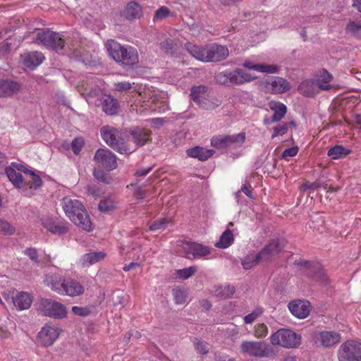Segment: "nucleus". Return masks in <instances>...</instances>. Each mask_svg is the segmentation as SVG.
I'll return each mask as SVG.
<instances>
[{"label":"nucleus","instance_id":"f257e3e1","mask_svg":"<svg viewBox=\"0 0 361 361\" xmlns=\"http://www.w3.org/2000/svg\"><path fill=\"white\" fill-rule=\"evenodd\" d=\"M61 204L66 216L74 224L88 232L92 230L90 216L80 201L70 197H65L62 199Z\"/></svg>","mask_w":361,"mask_h":361},{"label":"nucleus","instance_id":"f03ea898","mask_svg":"<svg viewBox=\"0 0 361 361\" xmlns=\"http://www.w3.org/2000/svg\"><path fill=\"white\" fill-rule=\"evenodd\" d=\"M187 51L196 59L203 62H219L226 59L229 55L226 46L210 44L197 46L191 42L185 44Z\"/></svg>","mask_w":361,"mask_h":361},{"label":"nucleus","instance_id":"7ed1b4c3","mask_svg":"<svg viewBox=\"0 0 361 361\" xmlns=\"http://www.w3.org/2000/svg\"><path fill=\"white\" fill-rule=\"evenodd\" d=\"M100 135L106 145L121 154H131L135 150L129 145L127 135L117 128L104 126L100 129Z\"/></svg>","mask_w":361,"mask_h":361},{"label":"nucleus","instance_id":"20e7f679","mask_svg":"<svg viewBox=\"0 0 361 361\" xmlns=\"http://www.w3.org/2000/svg\"><path fill=\"white\" fill-rule=\"evenodd\" d=\"M47 285L59 294L75 297L84 293V287L73 279H63L58 274L47 275L44 279Z\"/></svg>","mask_w":361,"mask_h":361},{"label":"nucleus","instance_id":"39448f33","mask_svg":"<svg viewBox=\"0 0 361 361\" xmlns=\"http://www.w3.org/2000/svg\"><path fill=\"white\" fill-rule=\"evenodd\" d=\"M105 47L109 56L123 66H132L138 62L137 51L131 46H122L115 40L109 39Z\"/></svg>","mask_w":361,"mask_h":361},{"label":"nucleus","instance_id":"423d86ee","mask_svg":"<svg viewBox=\"0 0 361 361\" xmlns=\"http://www.w3.org/2000/svg\"><path fill=\"white\" fill-rule=\"evenodd\" d=\"M30 172V178H23L20 172L16 171L11 166L6 169V174L13 185L25 192V195L32 194L29 190H37L42 183V180L39 175L35 174L32 171Z\"/></svg>","mask_w":361,"mask_h":361},{"label":"nucleus","instance_id":"0eeeda50","mask_svg":"<svg viewBox=\"0 0 361 361\" xmlns=\"http://www.w3.org/2000/svg\"><path fill=\"white\" fill-rule=\"evenodd\" d=\"M32 42L56 51L65 49L67 44L62 34L49 30L38 31L32 37Z\"/></svg>","mask_w":361,"mask_h":361},{"label":"nucleus","instance_id":"6e6552de","mask_svg":"<svg viewBox=\"0 0 361 361\" xmlns=\"http://www.w3.org/2000/svg\"><path fill=\"white\" fill-rule=\"evenodd\" d=\"M240 352L246 357L254 358L271 357L274 355V349L264 341H243Z\"/></svg>","mask_w":361,"mask_h":361},{"label":"nucleus","instance_id":"1a4fd4ad","mask_svg":"<svg viewBox=\"0 0 361 361\" xmlns=\"http://www.w3.org/2000/svg\"><path fill=\"white\" fill-rule=\"evenodd\" d=\"M254 79L255 78L250 73L239 68L233 70L226 69L219 72L215 76L217 83L226 86L240 85Z\"/></svg>","mask_w":361,"mask_h":361},{"label":"nucleus","instance_id":"9d476101","mask_svg":"<svg viewBox=\"0 0 361 361\" xmlns=\"http://www.w3.org/2000/svg\"><path fill=\"white\" fill-rule=\"evenodd\" d=\"M270 342L274 345L293 348L300 345L301 336L291 329L282 328L271 335Z\"/></svg>","mask_w":361,"mask_h":361},{"label":"nucleus","instance_id":"9b49d317","mask_svg":"<svg viewBox=\"0 0 361 361\" xmlns=\"http://www.w3.org/2000/svg\"><path fill=\"white\" fill-rule=\"evenodd\" d=\"M38 310L42 315L54 319H63L67 314L65 305L51 299H42Z\"/></svg>","mask_w":361,"mask_h":361},{"label":"nucleus","instance_id":"f8f14e48","mask_svg":"<svg viewBox=\"0 0 361 361\" xmlns=\"http://www.w3.org/2000/svg\"><path fill=\"white\" fill-rule=\"evenodd\" d=\"M339 361H361V343L348 341L341 345L338 350Z\"/></svg>","mask_w":361,"mask_h":361},{"label":"nucleus","instance_id":"ddd939ff","mask_svg":"<svg viewBox=\"0 0 361 361\" xmlns=\"http://www.w3.org/2000/svg\"><path fill=\"white\" fill-rule=\"evenodd\" d=\"M42 224L47 231L56 235H63L70 229V224L67 221L56 217H44Z\"/></svg>","mask_w":361,"mask_h":361},{"label":"nucleus","instance_id":"4468645a","mask_svg":"<svg viewBox=\"0 0 361 361\" xmlns=\"http://www.w3.org/2000/svg\"><path fill=\"white\" fill-rule=\"evenodd\" d=\"M94 160L107 171H113L118 166L116 154L106 148L98 149L94 154Z\"/></svg>","mask_w":361,"mask_h":361},{"label":"nucleus","instance_id":"2eb2a0df","mask_svg":"<svg viewBox=\"0 0 361 361\" xmlns=\"http://www.w3.org/2000/svg\"><path fill=\"white\" fill-rule=\"evenodd\" d=\"M245 140L244 133L233 135H218L211 139V145L216 149H225L233 144L242 145Z\"/></svg>","mask_w":361,"mask_h":361},{"label":"nucleus","instance_id":"dca6fc26","mask_svg":"<svg viewBox=\"0 0 361 361\" xmlns=\"http://www.w3.org/2000/svg\"><path fill=\"white\" fill-rule=\"evenodd\" d=\"M184 256L188 259H195L205 257L210 254V248L195 242H186L183 246Z\"/></svg>","mask_w":361,"mask_h":361},{"label":"nucleus","instance_id":"f3484780","mask_svg":"<svg viewBox=\"0 0 361 361\" xmlns=\"http://www.w3.org/2000/svg\"><path fill=\"white\" fill-rule=\"evenodd\" d=\"M301 272L310 278L326 282L327 277L317 263L302 260L299 262Z\"/></svg>","mask_w":361,"mask_h":361},{"label":"nucleus","instance_id":"a211bd4d","mask_svg":"<svg viewBox=\"0 0 361 361\" xmlns=\"http://www.w3.org/2000/svg\"><path fill=\"white\" fill-rule=\"evenodd\" d=\"M284 246L283 240L279 238L273 239L258 253V258L262 259L263 262H269L281 252Z\"/></svg>","mask_w":361,"mask_h":361},{"label":"nucleus","instance_id":"6ab92c4d","mask_svg":"<svg viewBox=\"0 0 361 361\" xmlns=\"http://www.w3.org/2000/svg\"><path fill=\"white\" fill-rule=\"evenodd\" d=\"M60 334V329L56 326L46 324L38 334L40 343L44 346L54 344Z\"/></svg>","mask_w":361,"mask_h":361},{"label":"nucleus","instance_id":"aec40b11","mask_svg":"<svg viewBox=\"0 0 361 361\" xmlns=\"http://www.w3.org/2000/svg\"><path fill=\"white\" fill-rule=\"evenodd\" d=\"M288 307L291 314L298 319L306 318L310 312V304L307 300H295L290 301Z\"/></svg>","mask_w":361,"mask_h":361},{"label":"nucleus","instance_id":"412c9836","mask_svg":"<svg viewBox=\"0 0 361 361\" xmlns=\"http://www.w3.org/2000/svg\"><path fill=\"white\" fill-rule=\"evenodd\" d=\"M315 343L324 347H330L341 340L339 334L333 331H322L315 334Z\"/></svg>","mask_w":361,"mask_h":361},{"label":"nucleus","instance_id":"4be33fe9","mask_svg":"<svg viewBox=\"0 0 361 361\" xmlns=\"http://www.w3.org/2000/svg\"><path fill=\"white\" fill-rule=\"evenodd\" d=\"M21 88V85L15 80L0 79V98L11 97L17 94Z\"/></svg>","mask_w":361,"mask_h":361},{"label":"nucleus","instance_id":"5701e85b","mask_svg":"<svg viewBox=\"0 0 361 361\" xmlns=\"http://www.w3.org/2000/svg\"><path fill=\"white\" fill-rule=\"evenodd\" d=\"M130 134L136 144L135 149L137 147L144 146L149 140L151 135V131L142 128H134L130 129Z\"/></svg>","mask_w":361,"mask_h":361},{"label":"nucleus","instance_id":"b1692460","mask_svg":"<svg viewBox=\"0 0 361 361\" xmlns=\"http://www.w3.org/2000/svg\"><path fill=\"white\" fill-rule=\"evenodd\" d=\"M23 64L30 69H34L44 61L45 57L42 52L31 51L21 55Z\"/></svg>","mask_w":361,"mask_h":361},{"label":"nucleus","instance_id":"393cba45","mask_svg":"<svg viewBox=\"0 0 361 361\" xmlns=\"http://www.w3.org/2000/svg\"><path fill=\"white\" fill-rule=\"evenodd\" d=\"M320 90L316 80H306L302 81L298 87L300 94L305 97H312Z\"/></svg>","mask_w":361,"mask_h":361},{"label":"nucleus","instance_id":"a878e982","mask_svg":"<svg viewBox=\"0 0 361 361\" xmlns=\"http://www.w3.org/2000/svg\"><path fill=\"white\" fill-rule=\"evenodd\" d=\"M186 153L190 157L196 158L200 161H206L214 154V151L213 149H207L202 147L196 146L188 149Z\"/></svg>","mask_w":361,"mask_h":361},{"label":"nucleus","instance_id":"bb28decb","mask_svg":"<svg viewBox=\"0 0 361 361\" xmlns=\"http://www.w3.org/2000/svg\"><path fill=\"white\" fill-rule=\"evenodd\" d=\"M243 66L248 70H253L259 73H276L279 71L278 66L273 64H255L250 61H245Z\"/></svg>","mask_w":361,"mask_h":361},{"label":"nucleus","instance_id":"cd10ccee","mask_svg":"<svg viewBox=\"0 0 361 361\" xmlns=\"http://www.w3.org/2000/svg\"><path fill=\"white\" fill-rule=\"evenodd\" d=\"M207 87L204 85L192 87L190 90L192 99L203 108H205L204 100L207 95Z\"/></svg>","mask_w":361,"mask_h":361},{"label":"nucleus","instance_id":"c85d7f7f","mask_svg":"<svg viewBox=\"0 0 361 361\" xmlns=\"http://www.w3.org/2000/svg\"><path fill=\"white\" fill-rule=\"evenodd\" d=\"M32 302L30 294L26 292L18 293L13 299V304L20 310L28 309Z\"/></svg>","mask_w":361,"mask_h":361},{"label":"nucleus","instance_id":"c756f323","mask_svg":"<svg viewBox=\"0 0 361 361\" xmlns=\"http://www.w3.org/2000/svg\"><path fill=\"white\" fill-rule=\"evenodd\" d=\"M270 89L273 93L281 94L290 89V82L280 77H276L269 83Z\"/></svg>","mask_w":361,"mask_h":361},{"label":"nucleus","instance_id":"7c9ffc66","mask_svg":"<svg viewBox=\"0 0 361 361\" xmlns=\"http://www.w3.org/2000/svg\"><path fill=\"white\" fill-rule=\"evenodd\" d=\"M269 106L274 111V114L271 116V122L280 121L286 114V106L281 102H271Z\"/></svg>","mask_w":361,"mask_h":361},{"label":"nucleus","instance_id":"2f4dec72","mask_svg":"<svg viewBox=\"0 0 361 361\" xmlns=\"http://www.w3.org/2000/svg\"><path fill=\"white\" fill-rule=\"evenodd\" d=\"M125 14L126 18L129 19L139 18L142 14L141 7L136 2L130 1L126 7Z\"/></svg>","mask_w":361,"mask_h":361},{"label":"nucleus","instance_id":"473e14b6","mask_svg":"<svg viewBox=\"0 0 361 361\" xmlns=\"http://www.w3.org/2000/svg\"><path fill=\"white\" fill-rule=\"evenodd\" d=\"M350 153V150L342 145H335L330 148L327 152V155L333 159H338L343 158Z\"/></svg>","mask_w":361,"mask_h":361},{"label":"nucleus","instance_id":"72a5a7b5","mask_svg":"<svg viewBox=\"0 0 361 361\" xmlns=\"http://www.w3.org/2000/svg\"><path fill=\"white\" fill-rule=\"evenodd\" d=\"M105 256L106 254L104 252H94L85 254L82 257V264L84 265L93 264L103 259Z\"/></svg>","mask_w":361,"mask_h":361},{"label":"nucleus","instance_id":"f704fd0d","mask_svg":"<svg viewBox=\"0 0 361 361\" xmlns=\"http://www.w3.org/2000/svg\"><path fill=\"white\" fill-rule=\"evenodd\" d=\"M233 242V235L231 230L225 231L220 237L218 242L215 243V246L219 248H227Z\"/></svg>","mask_w":361,"mask_h":361},{"label":"nucleus","instance_id":"c9c22d12","mask_svg":"<svg viewBox=\"0 0 361 361\" xmlns=\"http://www.w3.org/2000/svg\"><path fill=\"white\" fill-rule=\"evenodd\" d=\"M102 104V109L107 115H114L117 113L118 104L116 99L109 97L104 99Z\"/></svg>","mask_w":361,"mask_h":361},{"label":"nucleus","instance_id":"e433bc0d","mask_svg":"<svg viewBox=\"0 0 361 361\" xmlns=\"http://www.w3.org/2000/svg\"><path fill=\"white\" fill-rule=\"evenodd\" d=\"M331 80V75L326 70H324L322 74L317 80H316V81L320 90H329L331 88V85H330Z\"/></svg>","mask_w":361,"mask_h":361},{"label":"nucleus","instance_id":"4c0bfd02","mask_svg":"<svg viewBox=\"0 0 361 361\" xmlns=\"http://www.w3.org/2000/svg\"><path fill=\"white\" fill-rule=\"evenodd\" d=\"M175 302L178 305L183 304L188 298V293L184 288L176 287L172 290Z\"/></svg>","mask_w":361,"mask_h":361},{"label":"nucleus","instance_id":"58836bf2","mask_svg":"<svg viewBox=\"0 0 361 361\" xmlns=\"http://www.w3.org/2000/svg\"><path fill=\"white\" fill-rule=\"evenodd\" d=\"M116 207V202L113 197H108L101 201L99 203V209L102 212H109Z\"/></svg>","mask_w":361,"mask_h":361},{"label":"nucleus","instance_id":"ea45409f","mask_svg":"<svg viewBox=\"0 0 361 361\" xmlns=\"http://www.w3.org/2000/svg\"><path fill=\"white\" fill-rule=\"evenodd\" d=\"M261 262L263 261L258 258V253L257 255L250 254L243 259L241 264L245 269H250Z\"/></svg>","mask_w":361,"mask_h":361},{"label":"nucleus","instance_id":"a19ab883","mask_svg":"<svg viewBox=\"0 0 361 361\" xmlns=\"http://www.w3.org/2000/svg\"><path fill=\"white\" fill-rule=\"evenodd\" d=\"M235 293V288L233 286L224 285L216 288L214 293L216 296L230 298Z\"/></svg>","mask_w":361,"mask_h":361},{"label":"nucleus","instance_id":"79ce46f5","mask_svg":"<svg viewBox=\"0 0 361 361\" xmlns=\"http://www.w3.org/2000/svg\"><path fill=\"white\" fill-rule=\"evenodd\" d=\"M170 220L166 218H162L154 221L149 226L151 231H163L169 224Z\"/></svg>","mask_w":361,"mask_h":361},{"label":"nucleus","instance_id":"37998d69","mask_svg":"<svg viewBox=\"0 0 361 361\" xmlns=\"http://www.w3.org/2000/svg\"><path fill=\"white\" fill-rule=\"evenodd\" d=\"M16 231L15 228L7 221L0 219V233L11 235Z\"/></svg>","mask_w":361,"mask_h":361},{"label":"nucleus","instance_id":"c03bdc74","mask_svg":"<svg viewBox=\"0 0 361 361\" xmlns=\"http://www.w3.org/2000/svg\"><path fill=\"white\" fill-rule=\"evenodd\" d=\"M193 343L195 350L199 354L205 355L209 353V346L207 343L202 341L200 339L195 338Z\"/></svg>","mask_w":361,"mask_h":361},{"label":"nucleus","instance_id":"a18cd8bd","mask_svg":"<svg viewBox=\"0 0 361 361\" xmlns=\"http://www.w3.org/2000/svg\"><path fill=\"white\" fill-rule=\"evenodd\" d=\"M197 271L196 267H190L177 271V277L185 280L195 274Z\"/></svg>","mask_w":361,"mask_h":361},{"label":"nucleus","instance_id":"49530a36","mask_svg":"<svg viewBox=\"0 0 361 361\" xmlns=\"http://www.w3.org/2000/svg\"><path fill=\"white\" fill-rule=\"evenodd\" d=\"M268 332V328L264 324H257L254 327V335L257 338H264Z\"/></svg>","mask_w":361,"mask_h":361},{"label":"nucleus","instance_id":"de8ad7c7","mask_svg":"<svg viewBox=\"0 0 361 361\" xmlns=\"http://www.w3.org/2000/svg\"><path fill=\"white\" fill-rule=\"evenodd\" d=\"M347 30L356 37L361 38V24L357 22H350L347 25Z\"/></svg>","mask_w":361,"mask_h":361},{"label":"nucleus","instance_id":"09e8293b","mask_svg":"<svg viewBox=\"0 0 361 361\" xmlns=\"http://www.w3.org/2000/svg\"><path fill=\"white\" fill-rule=\"evenodd\" d=\"M262 308L257 307L251 313L244 317V322L245 324H252L262 314Z\"/></svg>","mask_w":361,"mask_h":361},{"label":"nucleus","instance_id":"8fccbe9b","mask_svg":"<svg viewBox=\"0 0 361 361\" xmlns=\"http://www.w3.org/2000/svg\"><path fill=\"white\" fill-rule=\"evenodd\" d=\"M288 129V124L286 123H283L281 124L278 125L277 126L273 128V133L271 135V138L274 139L278 136H282L286 134Z\"/></svg>","mask_w":361,"mask_h":361},{"label":"nucleus","instance_id":"3c124183","mask_svg":"<svg viewBox=\"0 0 361 361\" xmlns=\"http://www.w3.org/2000/svg\"><path fill=\"white\" fill-rule=\"evenodd\" d=\"M94 176L95 178L102 183L106 184H110L112 182V178L109 174L103 172L102 171H94Z\"/></svg>","mask_w":361,"mask_h":361},{"label":"nucleus","instance_id":"603ef678","mask_svg":"<svg viewBox=\"0 0 361 361\" xmlns=\"http://www.w3.org/2000/svg\"><path fill=\"white\" fill-rule=\"evenodd\" d=\"M170 13V10L166 6H161L155 11L153 20H158L167 18L168 16H169Z\"/></svg>","mask_w":361,"mask_h":361},{"label":"nucleus","instance_id":"864d4df0","mask_svg":"<svg viewBox=\"0 0 361 361\" xmlns=\"http://www.w3.org/2000/svg\"><path fill=\"white\" fill-rule=\"evenodd\" d=\"M322 187H323L322 184L318 181H315L313 183H310L307 181L301 185L300 190L302 192H305L307 190H316ZM324 188L325 189L327 188L326 186H324Z\"/></svg>","mask_w":361,"mask_h":361},{"label":"nucleus","instance_id":"5fc2aeb1","mask_svg":"<svg viewBox=\"0 0 361 361\" xmlns=\"http://www.w3.org/2000/svg\"><path fill=\"white\" fill-rule=\"evenodd\" d=\"M72 312L75 315H78V316H80V317H87L90 314L91 310L87 307L73 306L72 307Z\"/></svg>","mask_w":361,"mask_h":361},{"label":"nucleus","instance_id":"6e6d98bb","mask_svg":"<svg viewBox=\"0 0 361 361\" xmlns=\"http://www.w3.org/2000/svg\"><path fill=\"white\" fill-rule=\"evenodd\" d=\"M174 45V40L170 38H166L160 44L161 48L167 54L172 53Z\"/></svg>","mask_w":361,"mask_h":361},{"label":"nucleus","instance_id":"4d7b16f0","mask_svg":"<svg viewBox=\"0 0 361 361\" xmlns=\"http://www.w3.org/2000/svg\"><path fill=\"white\" fill-rule=\"evenodd\" d=\"M27 255L34 263L39 264L37 250L35 247H28L24 251Z\"/></svg>","mask_w":361,"mask_h":361},{"label":"nucleus","instance_id":"13d9d810","mask_svg":"<svg viewBox=\"0 0 361 361\" xmlns=\"http://www.w3.org/2000/svg\"><path fill=\"white\" fill-rule=\"evenodd\" d=\"M298 150L299 149L298 147L287 148L283 152L282 158L286 159L287 157H293L297 155Z\"/></svg>","mask_w":361,"mask_h":361},{"label":"nucleus","instance_id":"bf43d9fd","mask_svg":"<svg viewBox=\"0 0 361 361\" xmlns=\"http://www.w3.org/2000/svg\"><path fill=\"white\" fill-rule=\"evenodd\" d=\"M132 87V85L128 81L119 82L115 84V88L117 91H126Z\"/></svg>","mask_w":361,"mask_h":361},{"label":"nucleus","instance_id":"052dcab7","mask_svg":"<svg viewBox=\"0 0 361 361\" xmlns=\"http://www.w3.org/2000/svg\"><path fill=\"white\" fill-rule=\"evenodd\" d=\"M241 192H243L249 198H250V199L254 198L252 191L248 189L246 184L242 185L240 190L235 193V197H238L240 195Z\"/></svg>","mask_w":361,"mask_h":361},{"label":"nucleus","instance_id":"680f3d73","mask_svg":"<svg viewBox=\"0 0 361 361\" xmlns=\"http://www.w3.org/2000/svg\"><path fill=\"white\" fill-rule=\"evenodd\" d=\"M11 167L15 169L16 171H18V172H20V171L24 172L25 174L27 175V176L26 178H30V172L28 171L30 170L26 169V167L25 166H23V164L13 162L11 164Z\"/></svg>","mask_w":361,"mask_h":361},{"label":"nucleus","instance_id":"e2e57ef3","mask_svg":"<svg viewBox=\"0 0 361 361\" xmlns=\"http://www.w3.org/2000/svg\"><path fill=\"white\" fill-rule=\"evenodd\" d=\"M82 145L77 139H74L71 142V149L75 154H78L81 151Z\"/></svg>","mask_w":361,"mask_h":361},{"label":"nucleus","instance_id":"0e129e2a","mask_svg":"<svg viewBox=\"0 0 361 361\" xmlns=\"http://www.w3.org/2000/svg\"><path fill=\"white\" fill-rule=\"evenodd\" d=\"M134 196L137 200H142L145 197V190H142L140 186H136L134 191Z\"/></svg>","mask_w":361,"mask_h":361},{"label":"nucleus","instance_id":"69168bd1","mask_svg":"<svg viewBox=\"0 0 361 361\" xmlns=\"http://www.w3.org/2000/svg\"><path fill=\"white\" fill-rule=\"evenodd\" d=\"M11 49V44L8 42H3L0 44V52L6 54Z\"/></svg>","mask_w":361,"mask_h":361},{"label":"nucleus","instance_id":"338daca9","mask_svg":"<svg viewBox=\"0 0 361 361\" xmlns=\"http://www.w3.org/2000/svg\"><path fill=\"white\" fill-rule=\"evenodd\" d=\"M152 170V167H147V169H141L136 171L135 175L136 176H145L147 175Z\"/></svg>","mask_w":361,"mask_h":361},{"label":"nucleus","instance_id":"774afa93","mask_svg":"<svg viewBox=\"0 0 361 361\" xmlns=\"http://www.w3.org/2000/svg\"><path fill=\"white\" fill-rule=\"evenodd\" d=\"M165 123L163 118H154L151 119V123L155 126H161Z\"/></svg>","mask_w":361,"mask_h":361}]
</instances>
